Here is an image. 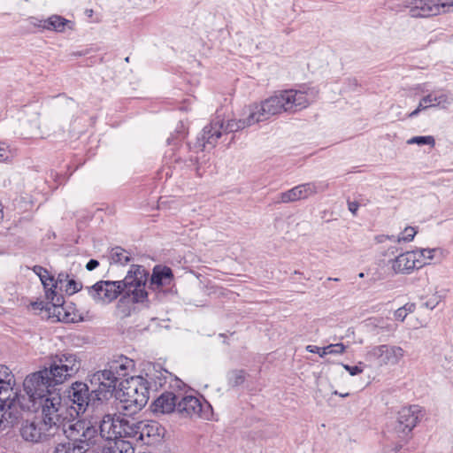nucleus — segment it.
Masks as SVG:
<instances>
[{
	"mask_svg": "<svg viewBox=\"0 0 453 453\" xmlns=\"http://www.w3.org/2000/svg\"><path fill=\"white\" fill-rule=\"evenodd\" d=\"M148 279L149 273L142 265H132L122 280H99L85 289L97 304H108L122 293L126 296L119 299V306L128 299L133 303H144L148 300Z\"/></svg>",
	"mask_w": 453,
	"mask_h": 453,
	"instance_id": "f03ea898",
	"label": "nucleus"
},
{
	"mask_svg": "<svg viewBox=\"0 0 453 453\" xmlns=\"http://www.w3.org/2000/svg\"><path fill=\"white\" fill-rule=\"evenodd\" d=\"M49 367L53 372V380L64 383L79 372L81 359L76 353L60 352L51 357Z\"/></svg>",
	"mask_w": 453,
	"mask_h": 453,
	"instance_id": "1a4fd4ad",
	"label": "nucleus"
},
{
	"mask_svg": "<svg viewBox=\"0 0 453 453\" xmlns=\"http://www.w3.org/2000/svg\"><path fill=\"white\" fill-rule=\"evenodd\" d=\"M424 417V411L419 405H410L403 407L397 415V420L395 426V433L401 442L394 447V451L398 452L403 448V441H407L411 433L417 424Z\"/></svg>",
	"mask_w": 453,
	"mask_h": 453,
	"instance_id": "6e6552de",
	"label": "nucleus"
},
{
	"mask_svg": "<svg viewBox=\"0 0 453 453\" xmlns=\"http://www.w3.org/2000/svg\"><path fill=\"white\" fill-rule=\"evenodd\" d=\"M116 399L119 401L120 410L130 416L141 411L148 403L150 392L142 376H131L119 383Z\"/></svg>",
	"mask_w": 453,
	"mask_h": 453,
	"instance_id": "423d86ee",
	"label": "nucleus"
},
{
	"mask_svg": "<svg viewBox=\"0 0 453 453\" xmlns=\"http://www.w3.org/2000/svg\"><path fill=\"white\" fill-rule=\"evenodd\" d=\"M68 280V273H58L57 279L54 278V281H52V284H50L48 290H46V298L50 300V304L54 308L53 312L56 314L58 320L73 323L76 321L75 315L65 311L64 307V296L56 291L57 288L62 290Z\"/></svg>",
	"mask_w": 453,
	"mask_h": 453,
	"instance_id": "9d476101",
	"label": "nucleus"
},
{
	"mask_svg": "<svg viewBox=\"0 0 453 453\" xmlns=\"http://www.w3.org/2000/svg\"><path fill=\"white\" fill-rule=\"evenodd\" d=\"M358 277H359V278H364V277H365V273H360L358 274Z\"/></svg>",
	"mask_w": 453,
	"mask_h": 453,
	"instance_id": "8fccbe9b",
	"label": "nucleus"
},
{
	"mask_svg": "<svg viewBox=\"0 0 453 453\" xmlns=\"http://www.w3.org/2000/svg\"><path fill=\"white\" fill-rule=\"evenodd\" d=\"M204 406H209L206 401L202 402L196 396L186 395L178 402L177 411L184 418H199L203 416Z\"/></svg>",
	"mask_w": 453,
	"mask_h": 453,
	"instance_id": "6ab92c4d",
	"label": "nucleus"
},
{
	"mask_svg": "<svg viewBox=\"0 0 453 453\" xmlns=\"http://www.w3.org/2000/svg\"><path fill=\"white\" fill-rule=\"evenodd\" d=\"M407 312L403 309V307L398 308L395 311V318L397 320L403 321L405 318L407 317Z\"/></svg>",
	"mask_w": 453,
	"mask_h": 453,
	"instance_id": "a19ab883",
	"label": "nucleus"
},
{
	"mask_svg": "<svg viewBox=\"0 0 453 453\" xmlns=\"http://www.w3.org/2000/svg\"><path fill=\"white\" fill-rule=\"evenodd\" d=\"M71 424H80L81 426L74 425L72 427L73 430H70L72 434H64L69 441L58 443L55 448V453H86L100 437L97 424L92 423V415L88 419L76 418Z\"/></svg>",
	"mask_w": 453,
	"mask_h": 453,
	"instance_id": "39448f33",
	"label": "nucleus"
},
{
	"mask_svg": "<svg viewBox=\"0 0 453 453\" xmlns=\"http://www.w3.org/2000/svg\"><path fill=\"white\" fill-rule=\"evenodd\" d=\"M404 353L400 346L381 344L373 346L367 352V358L377 362L380 366L395 365L404 357Z\"/></svg>",
	"mask_w": 453,
	"mask_h": 453,
	"instance_id": "4468645a",
	"label": "nucleus"
},
{
	"mask_svg": "<svg viewBox=\"0 0 453 453\" xmlns=\"http://www.w3.org/2000/svg\"><path fill=\"white\" fill-rule=\"evenodd\" d=\"M173 279V271L168 266L154 267L150 277V285L156 287L170 286Z\"/></svg>",
	"mask_w": 453,
	"mask_h": 453,
	"instance_id": "b1692460",
	"label": "nucleus"
},
{
	"mask_svg": "<svg viewBox=\"0 0 453 453\" xmlns=\"http://www.w3.org/2000/svg\"><path fill=\"white\" fill-rule=\"evenodd\" d=\"M33 272L40 278L45 291L48 290L50 284L54 281V276H51L49 271L41 265H35Z\"/></svg>",
	"mask_w": 453,
	"mask_h": 453,
	"instance_id": "c756f323",
	"label": "nucleus"
},
{
	"mask_svg": "<svg viewBox=\"0 0 453 453\" xmlns=\"http://www.w3.org/2000/svg\"><path fill=\"white\" fill-rule=\"evenodd\" d=\"M143 380L146 381V388L149 392L157 391L162 388L165 384L170 381L174 380L177 387L180 388V383L181 382L177 377H173L172 373L167 372L165 369L157 370L155 366H153V370L146 372V376L143 377Z\"/></svg>",
	"mask_w": 453,
	"mask_h": 453,
	"instance_id": "a211bd4d",
	"label": "nucleus"
},
{
	"mask_svg": "<svg viewBox=\"0 0 453 453\" xmlns=\"http://www.w3.org/2000/svg\"><path fill=\"white\" fill-rule=\"evenodd\" d=\"M436 251V249H421L413 250V252H417V257L421 261H424L425 265L427 263L426 260H432L434 258V253Z\"/></svg>",
	"mask_w": 453,
	"mask_h": 453,
	"instance_id": "e433bc0d",
	"label": "nucleus"
},
{
	"mask_svg": "<svg viewBox=\"0 0 453 453\" xmlns=\"http://www.w3.org/2000/svg\"><path fill=\"white\" fill-rule=\"evenodd\" d=\"M256 123L251 122V106L250 107L249 116L244 119H230L226 123L223 119L217 116L209 125L203 127L201 137L197 139L195 147L198 150H203L207 145L214 148L224 134L234 133Z\"/></svg>",
	"mask_w": 453,
	"mask_h": 453,
	"instance_id": "0eeeda50",
	"label": "nucleus"
},
{
	"mask_svg": "<svg viewBox=\"0 0 453 453\" xmlns=\"http://www.w3.org/2000/svg\"><path fill=\"white\" fill-rule=\"evenodd\" d=\"M52 378L50 367L28 374L23 382L26 394L19 395L13 388L14 375L7 366L0 365V427L13 426L21 418L22 411H38L44 399L58 393L56 386L61 383Z\"/></svg>",
	"mask_w": 453,
	"mask_h": 453,
	"instance_id": "f257e3e1",
	"label": "nucleus"
},
{
	"mask_svg": "<svg viewBox=\"0 0 453 453\" xmlns=\"http://www.w3.org/2000/svg\"><path fill=\"white\" fill-rule=\"evenodd\" d=\"M346 350V346L343 343H335L329 344L326 347L322 348V352L320 354L321 357H324L326 355H339L344 353Z\"/></svg>",
	"mask_w": 453,
	"mask_h": 453,
	"instance_id": "2f4dec72",
	"label": "nucleus"
},
{
	"mask_svg": "<svg viewBox=\"0 0 453 453\" xmlns=\"http://www.w3.org/2000/svg\"><path fill=\"white\" fill-rule=\"evenodd\" d=\"M416 234V231L413 227L408 226L403 232L397 237V241L400 242H411L413 240Z\"/></svg>",
	"mask_w": 453,
	"mask_h": 453,
	"instance_id": "4c0bfd02",
	"label": "nucleus"
},
{
	"mask_svg": "<svg viewBox=\"0 0 453 453\" xmlns=\"http://www.w3.org/2000/svg\"><path fill=\"white\" fill-rule=\"evenodd\" d=\"M99 265V262L96 259H90L87 265L86 269L88 271H93Z\"/></svg>",
	"mask_w": 453,
	"mask_h": 453,
	"instance_id": "37998d69",
	"label": "nucleus"
},
{
	"mask_svg": "<svg viewBox=\"0 0 453 453\" xmlns=\"http://www.w3.org/2000/svg\"><path fill=\"white\" fill-rule=\"evenodd\" d=\"M228 385L237 387L245 381V372L243 370H234L227 374Z\"/></svg>",
	"mask_w": 453,
	"mask_h": 453,
	"instance_id": "7c9ffc66",
	"label": "nucleus"
},
{
	"mask_svg": "<svg viewBox=\"0 0 453 453\" xmlns=\"http://www.w3.org/2000/svg\"><path fill=\"white\" fill-rule=\"evenodd\" d=\"M334 395H340L341 397H347L349 395V393H339L337 390L334 391L333 392Z\"/></svg>",
	"mask_w": 453,
	"mask_h": 453,
	"instance_id": "de8ad7c7",
	"label": "nucleus"
},
{
	"mask_svg": "<svg viewBox=\"0 0 453 453\" xmlns=\"http://www.w3.org/2000/svg\"><path fill=\"white\" fill-rule=\"evenodd\" d=\"M177 396L173 392L165 391L153 403L154 412L162 414L177 411Z\"/></svg>",
	"mask_w": 453,
	"mask_h": 453,
	"instance_id": "4be33fe9",
	"label": "nucleus"
},
{
	"mask_svg": "<svg viewBox=\"0 0 453 453\" xmlns=\"http://www.w3.org/2000/svg\"><path fill=\"white\" fill-rule=\"evenodd\" d=\"M440 301L441 297L439 296L434 295L431 298L424 303V306L433 310L439 304Z\"/></svg>",
	"mask_w": 453,
	"mask_h": 453,
	"instance_id": "ea45409f",
	"label": "nucleus"
},
{
	"mask_svg": "<svg viewBox=\"0 0 453 453\" xmlns=\"http://www.w3.org/2000/svg\"><path fill=\"white\" fill-rule=\"evenodd\" d=\"M20 436L27 441L40 442L50 437L55 436L51 434V431L42 425V420H26L22 423L19 429Z\"/></svg>",
	"mask_w": 453,
	"mask_h": 453,
	"instance_id": "f3484780",
	"label": "nucleus"
},
{
	"mask_svg": "<svg viewBox=\"0 0 453 453\" xmlns=\"http://www.w3.org/2000/svg\"><path fill=\"white\" fill-rule=\"evenodd\" d=\"M42 411V421L44 426H47L51 434L59 435L71 434L73 430L71 424L77 418V412L74 409H69L66 403H64L59 393L50 395V398L43 400L40 405ZM81 426L80 424H73Z\"/></svg>",
	"mask_w": 453,
	"mask_h": 453,
	"instance_id": "20e7f679",
	"label": "nucleus"
},
{
	"mask_svg": "<svg viewBox=\"0 0 453 453\" xmlns=\"http://www.w3.org/2000/svg\"><path fill=\"white\" fill-rule=\"evenodd\" d=\"M125 61H126V62H129V57H127V58H125Z\"/></svg>",
	"mask_w": 453,
	"mask_h": 453,
	"instance_id": "3c124183",
	"label": "nucleus"
},
{
	"mask_svg": "<svg viewBox=\"0 0 453 453\" xmlns=\"http://www.w3.org/2000/svg\"><path fill=\"white\" fill-rule=\"evenodd\" d=\"M139 426H140V434L139 439L142 441H144L145 437H154L156 435H158L159 433V425L157 422H150V423H145L143 421H139Z\"/></svg>",
	"mask_w": 453,
	"mask_h": 453,
	"instance_id": "c85d7f7f",
	"label": "nucleus"
},
{
	"mask_svg": "<svg viewBox=\"0 0 453 453\" xmlns=\"http://www.w3.org/2000/svg\"><path fill=\"white\" fill-rule=\"evenodd\" d=\"M90 383L95 400L103 403L112 396L116 397L118 381L116 377L111 375L105 369L92 374Z\"/></svg>",
	"mask_w": 453,
	"mask_h": 453,
	"instance_id": "f8f14e48",
	"label": "nucleus"
},
{
	"mask_svg": "<svg viewBox=\"0 0 453 453\" xmlns=\"http://www.w3.org/2000/svg\"><path fill=\"white\" fill-rule=\"evenodd\" d=\"M123 417L117 414H110L96 411L92 414V423L97 424L100 437L108 441L121 437V426Z\"/></svg>",
	"mask_w": 453,
	"mask_h": 453,
	"instance_id": "ddd939ff",
	"label": "nucleus"
},
{
	"mask_svg": "<svg viewBox=\"0 0 453 453\" xmlns=\"http://www.w3.org/2000/svg\"><path fill=\"white\" fill-rule=\"evenodd\" d=\"M433 107L448 109L453 104V94L443 90H434L429 93Z\"/></svg>",
	"mask_w": 453,
	"mask_h": 453,
	"instance_id": "a878e982",
	"label": "nucleus"
},
{
	"mask_svg": "<svg viewBox=\"0 0 453 453\" xmlns=\"http://www.w3.org/2000/svg\"><path fill=\"white\" fill-rule=\"evenodd\" d=\"M348 207H349V211H351L352 214L355 215L358 210L359 204L357 202H349Z\"/></svg>",
	"mask_w": 453,
	"mask_h": 453,
	"instance_id": "a18cd8bd",
	"label": "nucleus"
},
{
	"mask_svg": "<svg viewBox=\"0 0 453 453\" xmlns=\"http://www.w3.org/2000/svg\"><path fill=\"white\" fill-rule=\"evenodd\" d=\"M104 453H134L133 442L127 438L119 437L104 447Z\"/></svg>",
	"mask_w": 453,
	"mask_h": 453,
	"instance_id": "393cba45",
	"label": "nucleus"
},
{
	"mask_svg": "<svg viewBox=\"0 0 453 453\" xmlns=\"http://www.w3.org/2000/svg\"><path fill=\"white\" fill-rule=\"evenodd\" d=\"M92 390L89 389L87 383L75 381L65 391V402L69 409H74L77 412V418L84 413L93 397Z\"/></svg>",
	"mask_w": 453,
	"mask_h": 453,
	"instance_id": "9b49d317",
	"label": "nucleus"
},
{
	"mask_svg": "<svg viewBox=\"0 0 453 453\" xmlns=\"http://www.w3.org/2000/svg\"><path fill=\"white\" fill-rule=\"evenodd\" d=\"M133 367V360L125 357L119 356L116 359H112L107 363L104 368L111 375L116 377V380H122L128 374L130 368Z\"/></svg>",
	"mask_w": 453,
	"mask_h": 453,
	"instance_id": "412c9836",
	"label": "nucleus"
},
{
	"mask_svg": "<svg viewBox=\"0 0 453 453\" xmlns=\"http://www.w3.org/2000/svg\"><path fill=\"white\" fill-rule=\"evenodd\" d=\"M315 97L316 92L313 88L279 91L262 101L260 104L251 106V122L265 121L282 112L293 113L302 111L307 108Z\"/></svg>",
	"mask_w": 453,
	"mask_h": 453,
	"instance_id": "7ed1b4c3",
	"label": "nucleus"
},
{
	"mask_svg": "<svg viewBox=\"0 0 453 453\" xmlns=\"http://www.w3.org/2000/svg\"><path fill=\"white\" fill-rule=\"evenodd\" d=\"M38 27L47 30H52L56 32H64L65 27L71 28L72 22L62 16L51 15L46 19L39 20L38 23H35Z\"/></svg>",
	"mask_w": 453,
	"mask_h": 453,
	"instance_id": "5701e85b",
	"label": "nucleus"
},
{
	"mask_svg": "<svg viewBox=\"0 0 453 453\" xmlns=\"http://www.w3.org/2000/svg\"><path fill=\"white\" fill-rule=\"evenodd\" d=\"M425 265V262L417 257V252L407 251L400 254L392 261V269L395 273H410L415 268Z\"/></svg>",
	"mask_w": 453,
	"mask_h": 453,
	"instance_id": "aec40b11",
	"label": "nucleus"
},
{
	"mask_svg": "<svg viewBox=\"0 0 453 453\" xmlns=\"http://www.w3.org/2000/svg\"><path fill=\"white\" fill-rule=\"evenodd\" d=\"M121 426V437L140 441L139 421H135L134 418L123 417Z\"/></svg>",
	"mask_w": 453,
	"mask_h": 453,
	"instance_id": "bb28decb",
	"label": "nucleus"
},
{
	"mask_svg": "<svg viewBox=\"0 0 453 453\" xmlns=\"http://www.w3.org/2000/svg\"><path fill=\"white\" fill-rule=\"evenodd\" d=\"M403 309L407 312V314L412 313L416 309V304L413 303H407L403 306Z\"/></svg>",
	"mask_w": 453,
	"mask_h": 453,
	"instance_id": "c03bdc74",
	"label": "nucleus"
},
{
	"mask_svg": "<svg viewBox=\"0 0 453 453\" xmlns=\"http://www.w3.org/2000/svg\"><path fill=\"white\" fill-rule=\"evenodd\" d=\"M408 144H418V145H430L434 147L435 145V140L434 136H413L407 141Z\"/></svg>",
	"mask_w": 453,
	"mask_h": 453,
	"instance_id": "72a5a7b5",
	"label": "nucleus"
},
{
	"mask_svg": "<svg viewBox=\"0 0 453 453\" xmlns=\"http://www.w3.org/2000/svg\"><path fill=\"white\" fill-rule=\"evenodd\" d=\"M14 151L5 142H0V162H6L14 157Z\"/></svg>",
	"mask_w": 453,
	"mask_h": 453,
	"instance_id": "c9c22d12",
	"label": "nucleus"
},
{
	"mask_svg": "<svg viewBox=\"0 0 453 453\" xmlns=\"http://www.w3.org/2000/svg\"><path fill=\"white\" fill-rule=\"evenodd\" d=\"M328 280L337 281L339 279L337 278H328Z\"/></svg>",
	"mask_w": 453,
	"mask_h": 453,
	"instance_id": "09e8293b",
	"label": "nucleus"
},
{
	"mask_svg": "<svg viewBox=\"0 0 453 453\" xmlns=\"http://www.w3.org/2000/svg\"><path fill=\"white\" fill-rule=\"evenodd\" d=\"M428 108H432V104H431V96L426 95L425 96H423L420 101H419V104L418 105V107L413 111H411V113L408 114V118H414L416 116L418 115V113L421 111H425Z\"/></svg>",
	"mask_w": 453,
	"mask_h": 453,
	"instance_id": "473e14b6",
	"label": "nucleus"
},
{
	"mask_svg": "<svg viewBox=\"0 0 453 453\" xmlns=\"http://www.w3.org/2000/svg\"><path fill=\"white\" fill-rule=\"evenodd\" d=\"M65 291L68 295H73L79 291H81L83 288L82 282L77 281L73 279H69L66 284L64 286Z\"/></svg>",
	"mask_w": 453,
	"mask_h": 453,
	"instance_id": "f704fd0d",
	"label": "nucleus"
},
{
	"mask_svg": "<svg viewBox=\"0 0 453 453\" xmlns=\"http://www.w3.org/2000/svg\"><path fill=\"white\" fill-rule=\"evenodd\" d=\"M342 365L347 372H349V373L351 376H355V375H357V374H360L361 372H363V367H361L360 365L351 366V365H345V364H342Z\"/></svg>",
	"mask_w": 453,
	"mask_h": 453,
	"instance_id": "58836bf2",
	"label": "nucleus"
},
{
	"mask_svg": "<svg viewBox=\"0 0 453 453\" xmlns=\"http://www.w3.org/2000/svg\"><path fill=\"white\" fill-rule=\"evenodd\" d=\"M32 305L35 309H42L43 308L42 302H40V303L35 302V303H33Z\"/></svg>",
	"mask_w": 453,
	"mask_h": 453,
	"instance_id": "49530a36",
	"label": "nucleus"
},
{
	"mask_svg": "<svg viewBox=\"0 0 453 453\" xmlns=\"http://www.w3.org/2000/svg\"><path fill=\"white\" fill-rule=\"evenodd\" d=\"M305 349L308 352L316 353V354H319V356L322 352V348L318 347L316 345H307Z\"/></svg>",
	"mask_w": 453,
	"mask_h": 453,
	"instance_id": "79ce46f5",
	"label": "nucleus"
},
{
	"mask_svg": "<svg viewBox=\"0 0 453 453\" xmlns=\"http://www.w3.org/2000/svg\"><path fill=\"white\" fill-rule=\"evenodd\" d=\"M109 258L111 264L125 265L131 261V254L125 249L116 246L110 250Z\"/></svg>",
	"mask_w": 453,
	"mask_h": 453,
	"instance_id": "cd10ccee",
	"label": "nucleus"
},
{
	"mask_svg": "<svg viewBox=\"0 0 453 453\" xmlns=\"http://www.w3.org/2000/svg\"><path fill=\"white\" fill-rule=\"evenodd\" d=\"M327 187L328 184L325 182H307L300 184L280 193V202L291 203L302 199H307L317 193L325 191Z\"/></svg>",
	"mask_w": 453,
	"mask_h": 453,
	"instance_id": "dca6fc26",
	"label": "nucleus"
},
{
	"mask_svg": "<svg viewBox=\"0 0 453 453\" xmlns=\"http://www.w3.org/2000/svg\"><path fill=\"white\" fill-rule=\"evenodd\" d=\"M413 18H428L444 12L446 7H452L453 2L438 3L434 0H411L406 3Z\"/></svg>",
	"mask_w": 453,
	"mask_h": 453,
	"instance_id": "2eb2a0df",
	"label": "nucleus"
}]
</instances>
